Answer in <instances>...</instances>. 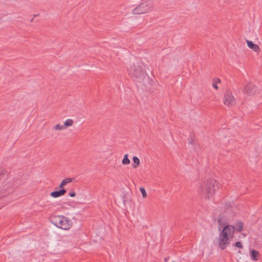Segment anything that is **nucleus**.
I'll return each mask as SVG.
<instances>
[{
  "mask_svg": "<svg viewBox=\"0 0 262 262\" xmlns=\"http://www.w3.org/2000/svg\"><path fill=\"white\" fill-rule=\"evenodd\" d=\"M129 74L138 82L145 85L150 81L149 76L143 70L138 62L134 63L128 70Z\"/></svg>",
  "mask_w": 262,
  "mask_h": 262,
  "instance_id": "f257e3e1",
  "label": "nucleus"
},
{
  "mask_svg": "<svg viewBox=\"0 0 262 262\" xmlns=\"http://www.w3.org/2000/svg\"><path fill=\"white\" fill-rule=\"evenodd\" d=\"M218 188L215 180L210 178L205 181L199 188V192L206 198L210 199L214 194L215 190Z\"/></svg>",
  "mask_w": 262,
  "mask_h": 262,
  "instance_id": "f03ea898",
  "label": "nucleus"
},
{
  "mask_svg": "<svg viewBox=\"0 0 262 262\" xmlns=\"http://www.w3.org/2000/svg\"><path fill=\"white\" fill-rule=\"evenodd\" d=\"M233 228L231 226H225L220 232L219 237V246L222 250L226 248L230 244V241L234 237Z\"/></svg>",
  "mask_w": 262,
  "mask_h": 262,
  "instance_id": "7ed1b4c3",
  "label": "nucleus"
},
{
  "mask_svg": "<svg viewBox=\"0 0 262 262\" xmlns=\"http://www.w3.org/2000/svg\"><path fill=\"white\" fill-rule=\"evenodd\" d=\"M51 221L57 227L64 230H68L72 226L71 220L63 215H54Z\"/></svg>",
  "mask_w": 262,
  "mask_h": 262,
  "instance_id": "20e7f679",
  "label": "nucleus"
},
{
  "mask_svg": "<svg viewBox=\"0 0 262 262\" xmlns=\"http://www.w3.org/2000/svg\"><path fill=\"white\" fill-rule=\"evenodd\" d=\"M154 8L151 2H146L140 4L132 11L133 14H143L151 12Z\"/></svg>",
  "mask_w": 262,
  "mask_h": 262,
  "instance_id": "39448f33",
  "label": "nucleus"
},
{
  "mask_svg": "<svg viewBox=\"0 0 262 262\" xmlns=\"http://www.w3.org/2000/svg\"><path fill=\"white\" fill-rule=\"evenodd\" d=\"M257 91V87L252 83H248L244 90V93L249 96L254 95Z\"/></svg>",
  "mask_w": 262,
  "mask_h": 262,
  "instance_id": "423d86ee",
  "label": "nucleus"
},
{
  "mask_svg": "<svg viewBox=\"0 0 262 262\" xmlns=\"http://www.w3.org/2000/svg\"><path fill=\"white\" fill-rule=\"evenodd\" d=\"M235 103V99L231 92L227 91L224 95V103L225 105H232Z\"/></svg>",
  "mask_w": 262,
  "mask_h": 262,
  "instance_id": "0eeeda50",
  "label": "nucleus"
},
{
  "mask_svg": "<svg viewBox=\"0 0 262 262\" xmlns=\"http://www.w3.org/2000/svg\"><path fill=\"white\" fill-rule=\"evenodd\" d=\"M11 186L12 184H10L9 181L7 180V181H5L4 182L3 188L0 191V199L3 196H6V191H8V193L12 191V189L11 188Z\"/></svg>",
  "mask_w": 262,
  "mask_h": 262,
  "instance_id": "6e6552de",
  "label": "nucleus"
},
{
  "mask_svg": "<svg viewBox=\"0 0 262 262\" xmlns=\"http://www.w3.org/2000/svg\"><path fill=\"white\" fill-rule=\"evenodd\" d=\"M66 190L62 188L58 191H54L50 193V195L53 198H58L63 195L66 193Z\"/></svg>",
  "mask_w": 262,
  "mask_h": 262,
  "instance_id": "1a4fd4ad",
  "label": "nucleus"
},
{
  "mask_svg": "<svg viewBox=\"0 0 262 262\" xmlns=\"http://www.w3.org/2000/svg\"><path fill=\"white\" fill-rule=\"evenodd\" d=\"M231 226L233 228V235H234L235 231H236L237 232H240L241 231H242L243 228V223L241 221H238L236 223H235L234 226Z\"/></svg>",
  "mask_w": 262,
  "mask_h": 262,
  "instance_id": "9d476101",
  "label": "nucleus"
},
{
  "mask_svg": "<svg viewBox=\"0 0 262 262\" xmlns=\"http://www.w3.org/2000/svg\"><path fill=\"white\" fill-rule=\"evenodd\" d=\"M248 47L255 52H258L260 48L257 45L254 43L252 41L246 40Z\"/></svg>",
  "mask_w": 262,
  "mask_h": 262,
  "instance_id": "9b49d317",
  "label": "nucleus"
},
{
  "mask_svg": "<svg viewBox=\"0 0 262 262\" xmlns=\"http://www.w3.org/2000/svg\"><path fill=\"white\" fill-rule=\"evenodd\" d=\"M250 257L253 260H257L259 258V252L252 249L250 251Z\"/></svg>",
  "mask_w": 262,
  "mask_h": 262,
  "instance_id": "f8f14e48",
  "label": "nucleus"
},
{
  "mask_svg": "<svg viewBox=\"0 0 262 262\" xmlns=\"http://www.w3.org/2000/svg\"><path fill=\"white\" fill-rule=\"evenodd\" d=\"M72 181V179L71 178H66L64 179H63L61 183L60 184L59 186V188H62V187L65 186L66 184L71 182Z\"/></svg>",
  "mask_w": 262,
  "mask_h": 262,
  "instance_id": "ddd939ff",
  "label": "nucleus"
},
{
  "mask_svg": "<svg viewBox=\"0 0 262 262\" xmlns=\"http://www.w3.org/2000/svg\"><path fill=\"white\" fill-rule=\"evenodd\" d=\"M133 160L134 163L133 164V167L136 168L140 164V160L137 157L134 156L133 158Z\"/></svg>",
  "mask_w": 262,
  "mask_h": 262,
  "instance_id": "4468645a",
  "label": "nucleus"
},
{
  "mask_svg": "<svg viewBox=\"0 0 262 262\" xmlns=\"http://www.w3.org/2000/svg\"><path fill=\"white\" fill-rule=\"evenodd\" d=\"M128 154H125L124 156L123 159L122 161V163L123 165H128L130 163V160L128 159Z\"/></svg>",
  "mask_w": 262,
  "mask_h": 262,
  "instance_id": "2eb2a0df",
  "label": "nucleus"
},
{
  "mask_svg": "<svg viewBox=\"0 0 262 262\" xmlns=\"http://www.w3.org/2000/svg\"><path fill=\"white\" fill-rule=\"evenodd\" d=\"M74 121L72 119H67L64 123L63 126H64V128L67 127L71 126L73 125Z\"/></svg>",
  "mask_w": 262,
  "mask_h": 262,
  "instance_id": "dca6fc26",
  "label": "nucleus"
},
{
  "mask_svg": "<svg viewBox=\"0 0 262 262\" xmlns=\"http://www.w3.org/2000/svg\"><path fill=\"white\" fill-rule=\"evenodd\" d=\"M220 82H221V80L219 78H214L213 79V83H212L213 87L215 89L217 90L219 88H218L217 84L219 83Z\"/></svg>",
  "mask_w": 262,
  "mask_h": 262,
  "instance_id": "f3484780",
  "label": "nucleus"
},
{
  "mask_svg": "<svg viewBox=\"0 0 262 262\" xmlns=\"http://www.w3.org/2000/svg\"><path fill=\"white\" fill-rule=\"evenodd\" d=\"M8 174L7 172L4 170H0V180L2 179H8Z\"/></svg>",
  "mask_w": 262,
  "mask_h": 262,
  "instance_id": "a211bd4d",
  "label": "nucleus"
},
{
  "mask_svg": "<svg viewBox=\"0 0 262 262\" xmlns=\"http://www.w3.org/2000/svg\"><path fill=\"white\" fill-rule=\"evenodd\" d=\"M53 129L54 130H63L64 129V126H63V125H62L57 124L53 127Z\"/></svg>",
  "mask_w": 262,
  "mask_h": 262,
  "instance_id": "6ab92c4d",
  "label": "nucleus"
},
{
  "mask_svg": "<svg viewBox=\"0 0 262 262\" xmlns=\"http://www.w3.org/2000/svg\"><path fill=\"white\" fill-rule=\"evenodd\" d=\"M140 190L142 193V197L145 198L147 196V194L145 189L143 187H140Z\"/></svg>",
  "mask_w": 262,
  "mask_h": 262,
  "instance_id": "aec40b11",
  "label": "nucleus"
},
{
  "mask_svg": "<svg viewBox=\"0 0 262 262\" xmlns=\"http://www.w3.org/2000/svg\"><path fill=\"white\" fill-rule=\"evenodd\" d=\"M233 246L241 249H242L243 247L242 243L240 242H236L233 245Z\"/></svg>",
  "mask_w": 262,
  "mask_h": 262,
  "instance_id": "412c9836",
  "label": "nucleus"
},
{
  "mask_svg": "<svg viewBox=\"0 0 262 262\" xmlns=\"http://www.w3.org/2000/svg\"><path fill=\"white\" fill-rule=\"evenodd\" d=\"M69 195L71 196V197H74L76 195V193L73 191V192H70L69 194Z\"/></svg>",
  "mask_w": 262,
  "mask_h": 262,
  "instance_id": "4be33fe9",
  "label": "nucleus"
},
{
  "mask_svg": "<svg viewBox=\"0 0 262 262\" xmlns=\"http://www.w3.org/2000/svg\"><path fill=\"white\" fill-rule=\"evenodd\" d=\"M193 143V140L192 138H190L189 139V143L190 144H192Z\"/></svg>",
  "mask_w": 262,
  "mask_h": 262,
  "instance_id": "5701e85b",
  "label": "nucleus"
},
{
  "mask_svg": "<svg viewBox=\"0 0 262 262\" xmlns=\"http://www.w3.org/2000/svg\"><path fill=\"white\" fill-rule=\"evenodd\" d=\"M221 220H222V219H221V218H220V219H219L218 220V222H219V223L221 222Z\"/></svg>",
  "mask_w": 262,
  "mask_h": 262,
  "instance_id": "b1692460",
  "label": "nucleus"
},
{
  "mask_svg": "<svg viewBox=\"0 0 262 262\" xmlns=\"http://www.w3.org/2000/svg\"><path fill=\"white\" fill-rule=\"evenodd\" d=\"M33 18L31 19V21H33Z\"/></svg>",
  "mask_w": 262,
  "mask_h": 262,
  "instance_id": "393cba45",
  "label": "nucleus"
}]
</instances>
